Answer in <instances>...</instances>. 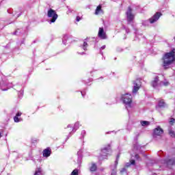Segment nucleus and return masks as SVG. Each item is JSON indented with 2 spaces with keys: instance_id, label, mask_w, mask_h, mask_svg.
Returning a JSON list of instances; mask_svg holds the SVG:
<instances>
[{
  "instance_id": "1",
  "label": "nucleus",
  "mask_w": 175,
  "mask_h": 175,
  "mask_svg": "<svg viewBox=\"0 0 175 175\" xmlns=\"http://www.w3.org/2000/svg\"><path fill=\"white\" fill-rule=\"evenodd\" d=\"M162 61L165 70L169 69V66L175 62V49H173L169 53H165L162 57Z\"/></svg>"
},
{
  "instance_id": "2",
  "label": "nucleus",
  "mask_w": 175,
  "mask_h": 175,
  "mask_svg": "<svg viewBox=\"0 0 175 175\" xmlns=\"http://www.w3.org/2000/svg\"><path fill=\"white\" fill-rule=\"evenodd\" d=\"M47 16L49 18H52L50 21L51 23H55L57 18H58V14H57L55 10L51 8L48 10Z\"/></svg>"
},
{
  "instance_id": "3",
  "label": "nucleus",
  "mask_w": 175,
  "mask_h": 175,
  "mask_svg": "<svg viewBox=\"0 0 175 175\" xmlns=\"http://www.w3.org/2000/svg\"><path fill=\"white\" fill-rule=\"evenodd\" d=\"M132 94H125L122 96V100L125 105H131L133 102Z\"/></svg>"
},
{
  "instance_id": "4",
  "label": "nucleus",
  "mask_w": 175,
  "mask_h": 175,
  "mask_svg": "<svg viewBox=\"0 0 175 175\" xmlns=\"http://www.w3.org/2000/svg\"><path fill=\"white\" fill-rule=\"evenodd\" d=\"M132 8L129 6L127 12H126L128 23H133L135 20V14L132 13Z\"/></svg>"
},
{
  "instance_id": "5",
  "label": "nucleus",
  "mask_w": 175,
  "mask_h": 175,
  "mask_svg": "<svg viewBox=\"0 0 175 175\" xmlns=\"http://www.w3.org/2000/svg\"><path fill=\"white\" fill-rule=\"evenodd\" d=\"M133 88L132 92L133 94H137V92L142 88V81L137 79L136 81H133Z\"/></svg>"
},
{
  "instance_id": "6",
  "label": "nucleus",
  "mask_w": 175,
  "mask_h": 175,
  "mask_svg": "<svg viewBox=\"0 0 175 175\" xmlns=\"http://www.w3.org/2000/svg\"><path fill=\"white\" fill-rule=\"evenodd\" d=\"M109 151H110V146H109V148H104L101 149L100 161H103V159H107V155H109Z\"/></svg>"
},
{
  "instance_id": "7",
  "label": "nucleus",
  "mask_w": 175,
  "mask_h": 175,
  "mask_svg": "<svg viewBox=\"0 0 175 175\" xmlns=\"http://www.w3.org/2000/svg\"><path fill=\"white\" fill-rule=\"evenodd\" d=\"M161 16H162V13L156 12L152 18H149V21L150 24H154V23H157V21L159 20V18L161 17Z\"/></svg>"
},
{
  "instance_id": "8",
  "label": "nucleus",
  "mask_w": 175,
  "mask_h": 175,
  "mask_svg": "<svg viewBox=\"0 0 175 175\" xmlns=\"http://www.w3.org/2000/svg\"><path fill=\"white\" fill-rule=\"evenodd\" d=\"M98 36L100 38V39H107V35L106 34V32H105V30L103 29V27H100L98 33Z\"/></svg>"
},
{
  "instance_id": "9",
  "label": "nucleus",
  "mask_w": 175,
  "mask_h": 175,
  "mask_svg": "<svg viewBox=\"0 0 175 175\" xmlns=\"http://www.w3.org/2000/svg\"><path fill=\"white\" fill-rule=\"evenodd\" d=\"M42 155L45 158H49V157L51 155V148H50V147H48L46 149H44L42 152Z\"/></svg>"
},
{
  "instance_id": "10",
  "label": "nucleus",
  "mask_w": 175,
  "mask_h": 175,
  "mask_svg": "<svg viewBox=\"0 0 175 175\" xmlns=\"http://www.w3.org/2000/svg\"><path fill=\"white\" fill-rule=\"evenodd\" d=\"M163 133V129H162L161 127H157L154 129L153 135L155 136H161Z\"/></svg>"
},
{
  "instance_id": "11",
  "label": "nucleus",
  "mask_w": 175,
  "mask_h": 175,
  "mask_svg": "<svg viewBox=\"0 0 175 175\" xmlns=\"http://www.w3.org/2000/svg\"><path fill=\"white\" fill-rule=\"evenodd\" d=\"M100 13L102 14H103V13H105V12H103V10H102V5L100 4L98 5L96 10H95V12H94V14H96V16H98V14H100Z\"/></svg>"
},
{
  "instance_id": "12",
  "label": "nucleus",
  "mask_w": 175,
  "mask_h": 175,
  "mask_svg": "<svg viewBox=\"0 0 175 175\" xmlns=\"http://www.w3.org/2000/svg\"><path fill=\"white\" fill-rule=\"evenodd\" d=\"M158 81H159V77H156L151 83V85H152V87L154 88L157 87V85H158Z\"/></svg>"
},
{
  "instance_id": "13",
  "label": "nucleus",
  "mask_w": 175,
  "mask_h": 175,
  "mask_svg": "<svg viewBox=\"0 0 175 175\" xmlns=\"http://www.w3.org/2000/svg\"><path fill=\"white\" fill-rule=\"evenodd\" d=\"M21 113L18 112L16 116L14 117V122H20V118L18 117H21Z\"/></svg>"
},
{
  "instance_id": "14",
  "label": "nucleus",
  "mask_w": 175,
  "mask_h": 175,
  "mask_svg": "<svg viewBox=\"0 0 175 175\" xmlns=\"http://www.w3.org/2000/svg\"><path fill=\"white\" fill-rule=\"evenodd\" d=\"M98 169V166H96V164L95 163H92V165L90 168V172H96Z\"/></svg>"
},
{
  "instance_id": "15",
  "label": "nucleus",
  "mask_w": 175,
  "mask_h": 175,
  "mask_svg": "<svg viewBox=\"0 0 175 175\" xmlns=\"http://www.w3.org/2000/svg\"><path fill=\"white\" fill-rule=\"evenodd\" d=\"M165 100L162 99L159 101V107H165Z\"/></svg>"
},
{
  "instance_id": "16",
  "label": "nucleus",
  "mask_w": 175,
  "mask_h": 175,
  "mask_svg": "<svg viewBox=\"0 0 175 175\" xmlns=\"http://www.w3.org/2000/svg\"><path fill=\"white\" fill-rule=\"evenodd\" d=\"M131 165H136V161L133 159L130 160V163H127L126 165V167H129V166H131Z\"/></svg>"
},
{
  "instance_id": "17",
  "label": "nucleus",
  "mask_w": 175,
  "mask_h": 175,
  "mask_svg": "<svg viewBox=\"0 0 175 175\" xmlns=\"http://www.w3.org/2000/svg\"><path fill=\"white\" fill-rule=\"evenodd\" d=\"M42 174V168L38 167L37 170H36L34 175H41Z\"/></svg>"
},
{
  "instance_id": "18",
  "label": "nucleus",
  "mask_w": 175,
  "mask_h": 175,
  "mask_svg": "<svg viewBox=\"0 0 175 175\" xmlns=\"http://www.w3.org/2000/svg\"><path fill=\"white\" fill-rule=\"evenodd\" d=\"M81 125L80 123L79 122H77L75 125H74V129L75 131H77V129H79V128H80Z\"/></svg>"
},
{
  "instance_id": "19",
  "label": "nucleus",
  "mask_w": 175,
  "mask_h": 175,
  "mask_svg": "<svg viewBox=\"0 0 175 175\" xmlns=\"http://www.w3.org/2000/svg\"><path fill=\"white\" fill-rule=\"evenodd\" d=\"M142 126H146V125H150V122L148 121H142L141 122Z\"/></svg>"
},
{
  "instance_id": "20",
  "label": "nucleus",
  "mask_w": 175,
  "mask_h": 175,
  "mask_svg": "<svg viewBox=\"0 0 175 175\" xmlns=\"http://www.w3.org/2000/svg\"><path fill=\"white\" fill-rule=\"evenodd\" d=\"M71 175H79V170L75 169L71 172Z\"/></svg>"
},
{
  "instance_id": "21",
  "label": "nucleus",
  "mask_w": 175,
  "mask_h": 175,
  "mask_svg": "<svg viewBox=\"0 0 175 175\" xmlns=\"http://www.w3.org/2000/svg\"><path fill=\"white\" fill-rule=\"evenodd\" d=\"M88 46V44L87 43V42H84L83 44V50H87V46Z\"/></svg>"
},
{
  "instance_id": "22",
  "label": "nucleus",
  "mask_w": 175,
  "mask_h": 175,
  "mask_svg": "<svg viewBox=\"0 0 175 175\" xmlns=\"http://www.w3.org/2000/svg\"><path fill=\"white\" fill-rule=\"evenodd\" d=\"M171 137H175V133L173 131H170L169 132Z\"/></svg>"
},
{
  "instance_id": "23",
  "label": "nucleus",
  "mask_w": 175,
  "mask_h": 175,
  "mask_svg": "<svg viewBox=\"0 0 175 175\" xmlns=\"http://www.w3.org/2000/svg\"><path fill=\"white\" fill-rule=\"evenodd\" d=\"M175 122V119L174 118H171L170 120V125H173V124H174Z\"/></svg>"
},
{
  "instance_id": "24",
  "label": "nucleus",
  "mask_w": 175,
  "mask_h": 175,
  "mask_svg": "<svg viewBox=\"0 0 175 175\" xmlns=\"http://www.w3.org/2000/svg\"><path fill=\"white\" fill-rule=\"evenodd\" d=\"M121 173H125V172H126V168H125V167H123L122 170H121Z\"/></svg>"
},
{
  "instance_id": "25",
  "label": "nucleus",
  "mask_w": 175,
  "mask_h": 175,
  "mask_svg": "<svg viewBox=\"0 0 175 175\" xmlns=\"http://www.w3.org/2000/svg\"><path fill=\"white\" fill-rule=\"evenodd\" d=\"M118 161L119 160H116V161H115V167H117V166H118Z\"/></svg>"
},
{
  "instance_id": "26",
  "label": "nucleus",
  "mask_w": 175,
  "mask_h": 175,
  "mask_svg": "<svg viewBox=\"0 0 175 175\" xmlns=\"http://www.w3.org/2000/svg\"><path fill=\"white\" fill-rule=\"evenodd\" d=\"M135 158L136 159H139V158H140V156H139V154H136L135 155Z\"/></svg>"
},
{
  "instance_id": "27",
  "label": "nucleus",
  "mask_w": 175,
  "mask_h": 175,
  "mask_svg": "<svg viewBox=\"0 0 175 175\" xmlns=\"http://www.w3.org/2000/svg\"><path fill=\"white\" fill-rule=\"evenodd\" d=\"M80 20H81V18L80 16H77V23H79V21H80Z\"/></svg>"
},
{
  "instance_id": "28",
  "label": "nucleus",
  "mask_w": 175,
  "mask_h": 175,
  "mask_svg": "<svg viewBox=\"0 0 175 175\" xmlns=\"http://www.w3.org/2000/svg\"><path fill=\"white\" fill-rule=\"evenodd\" d=\"M163 85H165V87H166V86H167L169 85V82H167H167H164Z\"/></svg>"
},
{
  "instance_id": "29",
  "label": "nucleus",
  "mask_w": 175,
  "mask_h": 175,
  "mask_svg": "<svg viewBox=\"0 0 175 175\" xmlns=\"http://www.w3.org/2000/svg\"><path fill=\"white\" fill-rule=\"evenodd\" d=\"M116 160L120 161V154H117V156H116Z\"/></svg>"
},
{
  "instance_id": "30",
  "label": "nucleus",
  "mask_w": 175,
  "mask_h": 175,
  "mask_svg": "<svg viewBox=\"0 0 175 175\" xmlns=\"http://www.w3.org/2000/svg\"><path fill=\"white\" fill-rule=\"evenodd\" d=\"M100 49H101V50H105V49H106V45L101 46Z\"/></svg>"
},
{
  "instance_id": "31",
  "label": "nucleus",
  "mask_w": 175,
  "mask_h": 175,
  "mask_svg": "<svg viewBox=\"0 0 175 175\" xmlns=\"http://www.w3.org/2000/svg\"><path fill=\"white\" fill-rule=\"evenodd\" d=\"M111 175H117V172H111Z\"/></svg>"
},
{
  "instance_id": "32",
  "label": "nucleus",
  "mask_w": 175,
  "mask_h": 175,
  "mask_svg": "<svg viewBox=\"0 0 175 175\" xmlns=\"http://www.w3.org/2000/svg\"><path fill=\"white\" fill-rule=\"evenodd\" d=\"M1 137H2V134L0 133V139H1Z\"/></svg>"
}]
</instances>
